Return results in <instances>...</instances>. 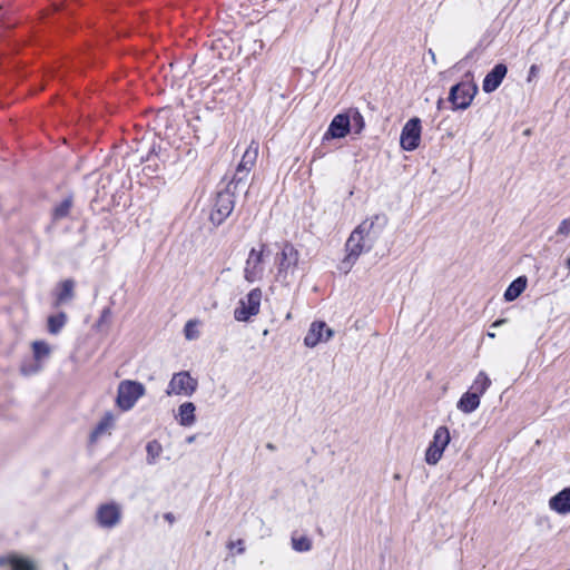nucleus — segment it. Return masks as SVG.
<instances>
[{"instance_id": "obj_36", "label": "nucleus", "mask_w": 570, "mask_h": 570, "mask_svg": "<svg viewBox=\"0 0 570 570\" xmlns=\"http://www.w3.org/2000/svg\"><path fill=\"white\" fill-rule=\"evenodd\" d=\"M535 70H537V67L535 66H531L530 75H535Z\"/></svg>"}, {"instance_id": "obj_31", "label": "nucleus", "mask_w": 570, "mask_h": 570, "mask_svg": "<svg viewBox=\"0 0 570 570\" xmlns=\"http://www.w3.org/2000/svg\"><path fill=\"white\" fill-rule=\"evenodd\" d=\"M557 235L562 236L563 238L570 235V218H566L560 223L557 229Z\"/></svg>"}, {"instance_id": "obj_29", "label": "nucleus", "mask_w": 570, "mask_h": 570, "mask_svg": "<svg viewBox=\"0 0 570 570\" xmlns=\"http://www.w3.org/2000/svg\"><path fill=\"white\" fill-rule=\"evenodd\" d=\"M72 202L70 198L63 199L53 210L55 218L59 219L66 217L69 214Z\"/></svg>"}, {"instance_id": "obj_32", "label": "nucleus", "mask_w": 570, "mask_h": 570, "mask_svg": "<svg viewBox=\"0 0 570 570\" xmlns=\"http://www.w3.org/2000/svg\"><path fill=\"white\" fill-rule=\"evenodd\" d=\"M228 548L229 549H233V548H237V552L238 553H243L245 551V548H244V541L243 540H237L236 542H230L228 544Z\"/></svg>"}, {"instance_id": "obj_30", "label": "nucleus", "mask_w": 570, "mask_h": 570, "mask_svg": "<svg viewBox=\"0 0 570 570\" xmlns=\"http://www.w3.org/2000/svg\"><path fill=\"white\" fill-rule=\"evenodd\" d=\"M197 321L190 320L186 323L184 333L185 337L189 341L196 340L199 336V332L197 331Z\"/></svg>"}, {"instance_id": "obj_24", "label": "nucleus", "mask_w": 570, "mask_h": 570, "mask_svg": "<svg viewBox=\"0 0 570 570\" xmlns=\"http://www.w3.org/2000/svg\"><path fill=\"white\" fill-rule=\"evenodd\" d=\"M67 323V314L60 312L55 315H50L47 320L48 332L52 335H57L61 332Z\"/></svg>"}, {"instance_id": "obj_7", "label": "nucleus", "mask_w": 570, "mask_h": 570, "mask_svg": "<svg viewBox=\"0 0 570 570\" xmlns=\"http://www.w3.org/2000/svg\"><path fill=\"white\" fill-rule=\"evenodd\" d=\"M476 92L475 83L465 81L454 85L449 94V101L452 104L453 110L469 108Z\"/></svg>"}, {"instance_id": "obj_11", "label": "nucleus", "mask_w": 570, "mask_h": 570, "mask_svg": "<svg viewBox=\"0 0 570 570\" xmlns=\"http://www.w3.org/2000/svg\"><path fill=\"white\" fill-rule=\"evenodd\" d=\"M32 354H33V363L23 364L21 366V372L24 375H32L38 373L43 367V363L49 360L52 348L45 341H35L31 343Z\"/></svg>"}, {"instance_id": "obj_8", "label": "nucleus", "mask_w": 570, "mask_h": 570, "mask_svg": "<svg viewBox=\"0 0 570 570\" xmlns=\"http://www.w3.org/2000/svg\"><path fill=\"white\" fill-rule=\"evenodd\" d=\"M198 386L196 379L191 377L189 372L183 371L175 373L168 383L166 394L191 396Z\"/></svg>"}, {"instance_id": "obj_6", "label": "nucleus", "mask_w": 570, "mask_h": 570, "mask_svg": "<svg viewBox=\"0 0 570 570\" xmlns=\"http://www.w3.org/2000/svg\"><path fill=\"white\" fill-rule=\"evenodd\" d=\"M451 441L450 432L446 426H439L433 435V440L425 451V462L429 465H435L443 455L445 448Z\"/></svg>"}, {"instance_id": "obj_1", "label": "nucleus", "mask_w": 570, "mask_h": 570, "mask_svg": "<svg viewBox=\"0 0 570 570\" xmlns=\"http://www.w3.org/2000/svg\"><path fill=\"white\" fill-rule=\"evenodd\" d=\"M387 225V217L384 214H375L364 219L350 235L346 240V256L342 262V269L347 273L357 258L370 252L380 235Z\"/></svg>"}, {"instance_id": "obj_33", "label": "nucleus", "mask_w": 570, "mask_h": 570, "mask_svg": "<svg viewBox=\"0 0 570 570\" xmlns=\"http://www.w3.org/2000/svg\"><path fill=\"white\" fill-rule=\"evenodd\" d=\"M164 519L168 521L170 524L175 522V515L171 512H167L164 514Z\"/></svg>"}, {"instance_id": "obj_5", "label": "nucleus", "mask_w": 570, "mask_h": 570, "mask_svg": "<svg viewBox=\"0 0 570 570\" xmlns=\"http://www.w3.org/2000/svg\"><path fill=\"white\" fill-rule=\"evenodd\" d=\"M262 291L253 288L245 297L240 298L234 311V317L238 322H247L252 316L259 313Z\"/></svg>"}, {"instance_id": "obj_17", "label": "nucleus", "mask_w": 570, "mask_h": 570, "mask_svg": "<svg viewBox=\"0 0 570 570\" xmlns=\"http://www.w3.org/2000/svg\"><path fill=\"white\" fill-rule=\"evenodd\" d=\"M549 508L559 513H570V487L561 490L549 500Z\"/></svg>"}, {"instance_id": "obj_13", "label": "nucleus", "mask_w": 570, "mask_h": 570, "mask_svg": "<svg viewBox=\"0 0 570 570\" xmlns=\"http://www.w3.org/2000/svg\"><path fill=\"white\" fill-rule=\"evenodd\" d=\"M334 335V331L323 321H315L311 324L305 337L304 344L307 347H315L320 343L328 342Z\"/></svg>"}, {"instance_id": "obj_39", "label": "nucleus", "mask_w": 570, "mask_h": 570, "mask_svg": "<svg viewBox=\"0 0 570 570\" xmlns=\"http://www.w3.org/2000/svg\"><path fill=\"white\" fill-rule=\"evenodd\" d=\"M267 448H268V449H271V450H273V449H274V445H273L272 443H268V444H267Z\"/></svg>"}, {"instance_id": "obj_4", "label": "nucleus", "mask_w": 570, "mask_h": 570, "mask_svg": "<svg viewBox=\"0 0 570 570\" xmlns=\"http://www.w3.org/2000/svg\"><path fill=\"white\" fill-rule=\"evenodd\" d=\"M232 186L233 185L229 183L226 189L219 191L215 198V203L209 216L214 225H220L234 209L235 200L234 194L230 189Z\"/></svg>"}, {"instance_id": "obj_40", "label": "nucleus", "mask_w": 570, "mask_h": 570, "mask_svg": "<svg viewBox=\"0 0 570 570\" xmlns=\"http://www.w3.org/2000/svg\"><path fill=\"white\" fill-rule=\"evenodd\" d=\"M566 264L570 268V257L567 259Z\"/></svg>"}, {"instance_id": "obj_3", "label": "nucleus", "mask_w": 570, "mask_h": 570, "mask_svg": "<svg viewBox=\"0 0 570 570\" xmlns=\"http://www.w3.org/2000/svg\"><path fill=\"white\" fill-rule=\"evenodd\" d=\"M146 389L145 386L137 382L131 380H125L119 383L118 390H117V405L122 411H129L131 410L136 402L145 395Z\"/></svg>"}, {"instance_id": "obj_18", "label": "nucleus", "mask_w": 570, "mask_h": 570, "mask_svg": "<svg viewBox=\"0 0 570 570\" xmlns=\"http://www.w3.org/2000/svg\"><path fill=\"white\" fill-rule=\"evenodd\" d=\"M73 287L75 283L71 279L61 282L56 293L53 306L59 307L60 305L71 301L75 295Z\"/></svg>"}, {"instance_id": "obj_28", "label": "nucleus", "mask_w": 570, "mask_h": 570, "mask_svg": "<svg viewBox=\"0 0 570 570\" xmlns=\"http://www.w3.org/2000/svg\"><path fill=\"white\" fill-rule=\"evenodd\" d=\"M348 116H351V125L353 124L355 127L356 134H360L364 128V118L357 109H350L347 111Z\"/></svg>"}, {"instance_id": "obj_35", "label": "nucleus", "mask_w": 570, "mask_h": 570, "mask_svg": "<svg viewBox=\"0 0 570 570\" xmlns=\"http://www.w3.org/2000/svg\"><path fill=\"white\" fill-rule=\"evenodd\" d=\"M196 439V435H190L186 439L187 443H193Z\"/></svg>"}, {"instance_id": "obj_41", "label": "nucleus", "mask_w": 570, "mask_h": 570, "mask_svg": "<svg viewBox=\"0 0 570 570\" xmlns=\"http://www.w3.org/2000/svg\"><path fill=\"white\" fill-rule=\"evenodd\" d=\"M441 104H442V99H440L439 102H438V107L439 108L441 107Z\"/></svg>"}, {"instance_id": "obj_12", "label": "nucleus", "mask_w": 570, "mask_h": 570, "mask_svg": "<svg viewBox=\"0 0 570 570\" xmlns=\"http://www.w3.org/2000/svg\"><path fill=\"white\" fill-rule=\"evenodd\" d=\"M121 515V507L116 502L100 504L96 511L97 523L104 529L115 528L120 522Z\"/></svg>"}, {"instance_id": "obj_25", "label": "nucleus", "mask_w": 570, "mask_h": 570, "mask_svg": "<svg viewBox=\"0 0 570 570\" xmlns=\"http://www.w3.org/2000/svg\"><path fill=\"white\" fill-rule=\"evenodd\" d=\"M490 385H491V380L485 374V372L481 371L478 373L476 377L474 379L470 391H472L473 393L478 394L481 397V395H483L487 392V390L490 387Z\"/></svg>"}, {"instance_id": "obj_23", "label": "nucleus", "mask_w": 570, "mask_h": 570, "mask_svg": "<svg viewBox=\"0 0 570 570\" xmlns=\"http://www.w3.org/2000/svg\"><path fill=\"white\" fill-rule=\"evenodd\" d=\"M527 286V279L524 277H518L514 279L504 292V299L507 302L514 301Z\"/></svg>"}, {"instance_id": "obj_14", "label": "nucleus", "mask_w": 570, "mask_h": 570, "mask_svg": "<svg viewBox=\"0 0 570 570\" xmlns=\"http://www.w3.org/2000/svg\"><path fill=\"white\" fill-rule=\"evenodd\" d=\"M421 139V120L419 118L410 119L403 127L400 142L404 150L411 151L419 147Z\"/></svg>"}, {"instance_id": "obj_38", "label": "nucleus", "mask_w": 570, "mask_h": 570, "mask_svg": "<svg viewBox=\"0 0 570 570\" xmlns=\"http://www.w3.org/2000/svg\"><path fill=\"white\" fill-rule=\"evenodd\" d=\"M393 478H394V480H400L401 475L399 473H395Z\"/></svg>"}, {"instance_id": "obj_21", "label": "nucleus", "mask_w": 570, "mask_h": 570, "mask_svg": "<svg viewBox=\"0 0 570 570\" xmlns=\"http://www.w3.org/2000/svg\"><path fill=\"white\" fill-rule=\"evenodd\" d=\"M196 406L191 402H185L178 407V422L183 426H191L196 422Z\"/></svg>"}, {"instance_id": "obj_26", "label": "nucleus", "mask_w": 570, "mask_h": 570, "mask_svg": "<svg viewBox=\"0 0 570 570\" xmlns=\"http://www.w3.org/2000/svg\"><path fill=\"white\" fill-rule=\"evenodd\" d=\"M292 548L297 552H307L312 549V540L306 537H295L294 534L291 538Z\"/></svg>"}, {"instance_id": "obj_2", "label": "nucleus", "mask_w": 570, "mask_h": 570, "mask_svg": "<svg viewBox=\"0 0 570 570\" xmlns=\"http://www.w3.org/2000/svg\"><path fill=\"white\" fill-rule=\"evenodd\" d=\"M299 252L289 243L282 246L275 256V279L283 285H291L297 278Z\"/></svg>"}, {"instance_id": "obj_15", "label": "nucleus", "mask_w": 570, "mask_h": 570, "mask_svg": "<svg viewBox=\"0 0 570 570\" xmlns=\"http://www.w3.org/2000/svg\"><path fill=\"white\" fill-rule=\"evenodd\" d=\"M351 129V116L347 112L336 115L326 132L324 134L323 140L344 138Z\"/></svg>"}, {"instance_id": "obj_16", "label": "nucleus", "mask_w": 570, "mask_h": 570, "mask_svg": "<svg viewBox=\"0 0 570 570\" xmlns=\"http://www.w3.org/2000/svg\"><path fill=\"white\" fill-rule=\"evenodd\" d=\"M507 72L508 68L504 63L495 65L494 68L483 79V91L487 94L495 91L507 76Z\"/></svg>"}, {"instance_id": "obj_10", "label": "nucleus", "mask_w": 570, "mask_h": 570, "mask_svg": "<svg viewBox=\"0 0 570 570\" xmlns=\"http://www.w3.org/2000/svg\"><path fill=\"white\" fill-rule=\"evenodd\" d=\"M259 151V144L253 140L247 149L245 150L239 165L236 168L235 175L230 181V185H234V188L237 187L238 184L244 181L250 169L254 167Z\"/></svg>"}, {"instance_id": "obj_37", "label": "nucleus", "mask_w": 570, "mask_h": 570, "mask_svg": "<svg viewBox=\"0 0 570 570\" xmlns=\"http://www.w3.org/2000/svg\"><path fill=\"white\" fill-rule=\"evenodd\" d=\"M488 336H489L490 338H494V337H495V334H494L493 332H488Z\"/></svg>"}, {"instance_id": "obj_20", "label": "nucleus", "mask_w": 570, "mask_h": 570, "mask_svg": "<svg viewBox=\"0 0 570 570\" xmlns=\"http://www.w3.org/2000/svg\"><path fill=\"white\" fill-rule=\"evenodd\" d=\"M10 564L11 570H37L32 560L19 556H9L8 558H0V566Z\"/></svg>"}, {"instance_id": "obj_9", "label": "nucleus", "mask_w": 570, "mask_h": 570, "mask_svg": "<svg viewBox=\"0 0 570 570\" xmlns=\"http://www.w3.org/2000/svg\"><path fill=\"white\" fill-rule=\"evenodd\" d=\"M266 245H262L261 249L257 250L252 248L244 267V278L248 283H255L263 278L265 272L264 265V253Z\"/></svg>"}, {"instance_id": "obj_22", "label": "nucleus", "mask_w": 570, "mask_h": 570, "mask_svg": "<svg viewBox=\"0 0 570 570\" xmlns=\"http://www.w3.org/2000/svg\"><path fill=\"white\" fill-rule=\"evenodd\" d=\"M115 423V416L111 413H106L99 421L95 430L91 432V441H97L105 434H109Z\"/></svg>"}, {"instance_id": "obj_34", "label": "nucleus", "mask_w": 570, "mask_h": 570, "mask_svg": "<svg viewBox=\"0 0 570 570\" xmlns=\"http://www.w3.org/2000/svg\"><path fill=\"white\" fill-rule=\"evenodd\" d=\"M505 323H507V320H505V318H500V320H497L495 322H493V323L491 324V327H492V328H495V327H499V326H501V325H503V324H505Z\"/></svg>"}, {"instance_id": "obj_27", "label": "nucleus", "mask_w": 570, "mask_h": 570, "mask_svg": "<svg viewBox=\"0 0 570 570\" xmlns=\"http://www.w3.org/2000/svg\"><path fill=\"white\" fill-rule=\"evenodd\" d=\"M146 451H147L148 464H155L157 458L160 455V453L163 451V448L158 441L154 440V441L148 442V444L146 446Z\"/></svg>"}, {"instance_id": "obj_19", "label": "nucleus", "mask_w": 570, "mask_h": 570, "mask_svg": "<svg viewBox=\"0 0 570 570\" xmlns=\"http://www.w3.org/2000/svg\"><path fill=\"white\" fill-rule=\"evenodd\" d=\"M480 405V396L472 391L465 392L458 401L456 407L463 413H472Z\"/></svg>"}]
</instances>
